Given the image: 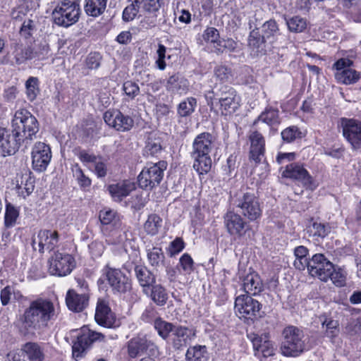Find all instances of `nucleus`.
<instances>
[{"label": "nucleus", "instance_id": "nucleus-1", "mask_svg": "<svg viewBox=\"0 0 361 361\" xmlns=\"http://www.w3.org/2000/svg\"><path fill=\"white\" fill-rule=\"evenodd\" d=\"M56 318L54 303L49 299L37 298L32 300L24 310V336H35L36 331L48 326V323Z\"/></svg>", "mask_w": 361, "mask_h": 361}, {"label": "nucleus", "instance_id": "nucleus-2", "mask_svg": "<svg viewBox=\"0 0 361 361\" xmlns=\"http://www.w3.org/2000/svg\"><path fill=\"white\" fill-rule=\"evenodd\" d=\"M215 138L208 132L197 135L192 145L191 157L194 160L193 169L200 174L208 173L212 168L209 153L214 145Z\"/></svg>", "mask_w": 361, "mask_h": 361}, {"label": "nucleus", "instance_id": "nucleus-3", "mask_svg": "<svg viewBox=\"0 0 361 361\" xmlns=\"http://www.w3.org/2000/svg\"><path fill=\"white\" fill-rule=\"evenodd\" d=\"M23 123V111L19 109L12 120V135L8 134L5 128H0V156L14 154L20 146V124Z\"/></svg>", "mask_w": 361, "mask_h": 361}, {"label": "nucleus", "instance_id": "nucleus-4", "mask_svg": "<svg viewBox=\"0 0 361 361\" xmlns=\"http://www.w3.org/2000/svg\"><path fill=\"white\" fill-rule=\"evenodd\" d=\"M281 353L287 357H297L305 350L304 332L295 326H286L282 332Z\"/></svg>", "mask_w": 361, "mask_h": 361}, {"label": "nucleus", "instance_id": "nucleus-5", "mask_svg": "<svg viewBox=\"0 0 361 361\" xmlns=\"http://www.w3.org/2000/svg\"><path fill=\"white\" fill-rule=\"evenodd\" d=\"M80 5L76 0H62L52 12L54 23L59 26L68 27L79 20Z\"/></svg>", "mask_w": 361, "mask_h": 361}, {"label": "nucleus", "instance_id": "nucleus-6", "mask_svg": "<svg viewBox=\"0 0 361 361\" xmlns=\"http://www.w3.org/2000/svg\"><path fill=\"white\" fill-rule=\"evenodd\" d=\"M111 286L114 293H125L131 289L130 280L120 269L106 264L101 271V276L97 281L98 286L103 288L105 282Z\"/></svg>", "mask_w": 361, "mask_h": 361}, {"label": "nucleus", "instance_id": "nucleus-7", "mask_svg": "<svg viewBox=\"0 0 361 361\" xmlns=\"http://www.w3.org/2000/svg\"><path fill=\"white\" fill-rule=\"evenodd\" d=\"M233 204L239 212L250 221H257L262 214V207L254 193L246 192L238 193Z\"/></svg>", "mask_w": 361, "mask_h": 361}, {"label": "nucleus", "instance_id": "nucleus-8", "mask_svg": "<svg viewBox=\"0 0 361 361\" xmlns=\"http://www.w3.org/2000/svg\"><path fill=\"white\" fill-rule=\"evenodd\" d=\"M167 163L164 161L147 164L137 177L139 186L145 190H152L158 186L163 179Z\"/></svg>", "mask_w": 361, "mask_h": 361}, {"label": "nucleus", "instance_id": "nucleus-9", "mask_svg": "<svg viewBox=\"0 0 361 361\" xmlns=\"http://www.w3.org/2000/svg\"><path fill=\"white\" fill-rule=\"evenodd\" d=\"M105 336L102 333L92 331L87 326L80 329L77 340L72 346V355L75 360L81 359L85 353L86 350L95 341H101L104 339Z\"/></svg>", "mask_w": 361, "mask_h": 361}, {"label": "nucleus", "instance_id": "nucleus-10", "mask_svg": "<svg viewBox=\"0 0 361 361\" xmlns=\"http://www.w3.org/2000/svg\"><path fill=\"white\" fill-rule=\"evenodd\" d=\"M282 176L298 180L303 187L310 190H314L319 183L309 173L304 166L298 163H291L286 165L282 172Z\"/></svg>", "mask_w": 361, "mask_h": 361}, {"label": "nucleus", "instance_id": "nucleus-11", "mask_svg": "<svg viewBox=\"0 0 361 361\" xmlns=\"http://www.w3.org/2000/svg\"><path fill=\"white\" fill-rule=\"evenodd\" d=\"M353 65V61L348 58L339 59L334 63V76L338 82L350 85L359 80L360 74L352 68Z\"/></svg>", "mask_w": 361, "mask_h": 361}, {"label": "nucleus", "instance_id": "nucleus-12", "mask_svg": "<svg viewBox=\"0 0 361 361\" xmlns=\"http://www.w3.org/2000/svg\"><path fill=\"white\" fill-rule=\"evenodd\" d=\"M30 154L33 170L39 173L45 171L52 157L49 145L36 142L32 147Z\"/></svg>", "mask_w": 361, "mask_h": 361}, {"label": "nucleus", "instance_id": "nucleus-13", "mask_svg": "<svg viewBox=\"0 0 361 361\" xmlns=\"http://www.w3.org/2000/svg\"><path fill=\"white\" fill-rule=\"evenodd\" d=\"M128 355L131 358H135L144 353L150 356L159 355L157 345L146 336H137L131 338L127 345Z\"/></svg>", "mask_w": 361, "mask_h": 361}, {"label": "nucleus", "instance_id": "nucleus-14", "mask_svg": "<svg viewBox=\"0 0 361 361\" xmlns=\"http://www.w3.org/2000/svg\"><path fill=\"white\" fill-rule=\"evenodd\" d=\"M49 271L51 275L63 276L69 274L74 267V259L66 253L56 252L49 259Z\"/></svg>", "mask_w": 361, "mask_h": 361}, {"label": "nucleus", "instance_id": "nucleus-15", "mask_svg": "<svg viewBox=\"0 0 361 361\" xmlns=\"http://www.w3.org/2000/svg\"><path fill=\"white\" fill-rule=\"evenodd\" d=\"M333 267L334 264L323 254H315L309 260L308 271L312 276L326 282Z\"/></svg>", "mask_w": 361, "mask_h": 361}, {"label": "nucleus", "instance_id": "nucleus-16", "mask_svg": "<svg viewBox=\"0 0 361 361\" xmlns=\"http://www.w3.org/2000/svg\"><path fill=\"white\" fill-rule=\"evenodd\" d=\"M235 308L240 317L253 319L260 316L261 305L249 295H240L235 298Z\"/></svg>", "mask_w": 361, "mask_h": 361}, {"label": "nucleus", "instance_id": "nucleus-17", "mask_svg": "<svg viewBox=\"0 0 361 361\" xmlns=\"http://www.w3.org/2000/svg\"><path fill=\"white\" fill-rule=\"evenodd\" d=\"M223 115H231L235 112L240 106V99L235 90L225 86L221 89V93L217 99Z\"/></svg>", "mask_w": 361, "mask_h": 361}, {"label": "nucleus", "instance_id": "nucleus-18", "mask_svg": "<svg viewBox=\"0 0 361 361\" xmlns=\"http://www.w3.org/2000/svg\"><path fill=\"white\" fill-rule=\"evenodd\" d=\"M134 2L139 4L140 8L149 15L141 20L142 27L149 29L154 27L158 13L163 4V0H134Z\"/></svg>", "mask_w": 361, "mask_h": 361}, {"label": "nucleus", "instance_id": "nucleus-19", "mask_svg": "<svg viewBox=\"0 0 361 361\" xmlns=\"http://www.w3.org/2000/svg\"><path fill=\"white\" fill-rule=\"evenodd\" d=\"M343 135L355 149H361V122L355 119H343Z\"/></svg>", "mask_w": 361, "mask_h": 361}, {"label": "nucleus", "instance_id": "nucleus-20", "mask_svg": "<svg viewBox=\"0 0 361 361\" xmlns=\"http://www.w3.org/2000/svg\"><path fill=\"white\" fill-rule=\"evenodd\" d=\"M224 222L228 233L236 238L245 235L250 229V225L239 214L229 212L224 217Z\"/></svg>", "mask_w": 361, "mask_h": 361}, {"label": "nucleus", "instance_id": "nucleus-21", "mask_svg": "<svg viewBox=\"0 0 361 361\" xmlns=\"http://www.w3.org/2000/svg\"><path fill=\"white\" fill-rule=\"evenodd\" d=\"M104 122L110 127L119 131H128L134 124L133 119L120 111H106L104 114Z\"/></svg>", "mask_w": 361, "mask_h": 361}, {"label": "nucleus", "instance_id": "nucleus-22", "mask_svg": "<svg viewBox=\"0 0 361 361\" xmlns=\"http://www.w3.org/2000/svg\"><path fill=\"white\" fill-rule=\"evenodd\" d=\"M94 319L99 325L106 328L116 326V317L109 307L108 301L103 298H99L97 300Z\"/></svg>", "mask_w": 361, "mask_h": 361}, {"label": "nucleus", "instance_id": "nucleus-23", "mask_svg": "<svg viewBox=\"0 0 361 361\" xmlns=\"http://www.w3.org/2000/svg\"><path fill=\"white\" fill-rule=\"evenodd\" d=\"M195 337V331L186 326H176L171 334V343L175 349L187 346Z\"/></svg>", "mask_w": 361, "mask_h": 361}, {"label": "nucleus", "instance_id": "nucleus-24", "mask_svg": "<svg viewBox=\"0 0 361 361\" xmlns=\"http://www.w3.org/2000/svg\"><path fill=\"white\" fill-rule=\"evenodd\" d=\"M250 140V159L259 164L262 161L265 152V140L258 131H253L249 136Z\"/></svg>", "mask_w": 361, "mask_h": 361}, {"label": "nucleus", "instance_id": "nucleus-25", "mask_svg": "<svg viewBox=\"0 0 361 361\" xmlns=\"http://www.w3.org/2000/svg\"><path fill=\"white\" fill-rule=\"evenodd\" d=\"M102 231L108 244L122 245L128 239L127 229L123 223L119 227L110 228L109 226L102 227Z\"/></svg>", "mask_w": 361, "mask_h": 361}, {"label": "nucleus", "instance_id": "nucleus-26", "mask_svg": "<svg viewBox=\"0 0 361 361\" xmlns=\"http://www.w3.org/2000/svg\"><path fill=\"white\" fill-rule=\"evenodd\" d=\"M166 89L171 94L184 95L189 92L190 82L183 76L175 74L168 78Z\"/></svg>", "mask_w": 361, "mask_h": 361}, {"label": "nucleus", "instance_id": "nucleus-27", "mask_svg": "<svg viewBox=\"0 0 361 361\" xmlns=\"http://www.w3.org/2000/svg\"><path fill=\"white\" fill-rule=\"evenodd\" d=\"M30 42L24 51V59L44 60L49 57L50 49L46 42L36 43L31 40Z\"/></svg>", "mask_w": 361, "mask_h": 361}, {"label": "nucleus", "instance_id": "nucleus-28", "mask_svg": "<svg viewBox=\"0 0 361 361\" xmlns=\"http://www.w3.org/2000/svg\"><path fill=\"white\" fill-rule=\"evenodd\" d=\"M66 302L69 310L80 312L87 307L89 295L86 293L78 294L73 290H69L66 294Z\"/></svg>", "mask_w": 361, "mask_h": 361}, {"label": "nucleus", "instance_id": "nucleus-29", "mask_svg": "<svg viewBox=\"0 0 361 361\" xmlns=\"http://www.w3.org/2000/svg\"><path fill=\"white\" fill-rule=\"evenodd\" d=\"M38 250L40 252L44 250H53L58 245L59 235L57 231L51 230H42L38 234Z\"/></svg>", "mask_w": 361, "mask_h": 361}, {"label": "nucleus", "instance_id": "nucleus-30", "mask_svg": "<svg viewBox=\"0 0 361 361\" xmlns=\"http://www.w3.org/2000/svg\"><path fill=\"white\" fill-rule=\"evenodd\" d=\"M134 271L143 293H147L149 288L156 283L155 276L143 265H136Z\"/></svg>", "mask_w": 361, "mask_h": 361}, {"label": "nucleus", "instance_id": "nucleus-31", "mask_svg": "<svg viewBox=\"0 0 361 361\" xmlns=\"http://www.w3.org/2000/svg\"><path fill=\"white\" fill-rule=\"evenodd\" d=\"M322 324V329L324 330V336L329 338L331 342L339 334V322L334 319L326 314H323L319 317Z\"/></svg>", "mask_w": 361, "mask_h": 361}, {"label": "nucleus", "instance_id": "nucleus-32", "mask_svg": "<svg viewBox=\"0 0 361 361\" xmlns=\"http://www.w3.org/2000/svg\"><path fill=\"white\" fill-rule=\"evenodd\" d=\"M158 306H164L166 305L169 295L166 288L161 284L156 283L149 288L147 293H144Z\"/></svg>", "mask_w": 361, "mask_h": 361}, {"label": "nucleus", "instance_id": "nucleus-33", "mask_svg": "<svg viewBox=\"0 0 361 361\" xmlns=\"http://www.w3.org/2000/svg\"><path fill=\"white\" fill-rule=\"evenodd\" d=\"M133 188V185L130 182H122L110 185L108 190L115 201L120 202L129 195Z\"/></svg>", "mask_w": 361, "mask_h": 361}, {"label": "nucleus", "instance_id": "nucleus-34", "mask_svg": "<svg viewBox=\"0 0 361 361\" xmlns=\"http://www.w3.org/2000/svg\"><path fill=\"white\" fill-rule=\"evenodd\" d=\"M243 289L247 295H257L263 289L259 276L255 274H247L243 279Z\"/></svg>", "mask_w": 361, "mask_h": 361}, {"label": "nucleus", "instance_id": "nucleus-35", "mask_svg": "<svg viewBox=\"0 0 361 361\" xmlns=\"http://www.w3.org/2000/svg\"><path fill=\"white\" fill-rule=\"evenodd\" d=\"M99 220L102 227L109 226L110 228L120 226L122 223L121 216L116 211L104 209L99 212Z\"/></svg>", "mask_w": 361, "mask_h": 361}, {"label": "nucleus", "instance_id": "nucleus-36", "mask_svg": "<svg viewBox=\"0 0 361 361\" xmlns=\"http://www.w3.org/2000/svg\"><path fill=\"white\" fill-rule=\"evenodd\" d=\"M265 38L261 35L258 29H252L249 35L248 45L254 54H263L265 52Z\"/></svg>", "mask_w": 361, "mask_h": 361}, {"label": "nucleus", "instance_id": "nucleus-37", "mask_svg": "<svg viewBox=\"0 0 361 361\" xmlns=\"http://www.w3.org/2000/svg\"><path fill=\"white\" fill-rule=\"evenodd\" d=\"M39 131L37 120L30 112H24V136L25 140H32L36 138V134Z\"/></svg>", "mask_w": 361, "mask_h": 361}, {"label": "nucleus", "instance_id": "nucleus-38", "mask_svg": "<svg viewBox=\"0 0 361 361\" xmlns=\"http://www.w3.org/2000/svg\"><path fill=\"white\" fill-rule=\"evenodd\" d=\"M259 121L264 123L269 126H274L280 123L279 111L277 109L271 106L267 107L255 120L253 125H256Z\"/></svg>", "mask_w": 361, "mask_h": 361}, {"label": "nucleus", "instance_id": "nucleus-39", "mask_svg": "<svg viewBox=\"0 0 361 361\" xmlns=\"http://www.w3.org/2000/svg\"><path fill=\"white\" fill-rule=\"evenodd\" d=\"M186 361H208L209 353L205 345H196L188 348L185 353Z\"/></svg>", "mask_w": 361, "mask_h": 361}, {"label": "nucleus", "instance_id": "nucleus-40", "mask_svg": "<svg viewBox=\"0 0 361 361\" xmlns=\"http://www.w3.org/2000/svg\"><path fill=\"white\" fill-rule=\"evenodd\" d=\"M107 0H86L84 9L87 15L98 17L106 8Z\"/></svg>", "mask_w": 361, "mask_h": 361}, {"label": "nucleus", "instance_id": "nucleus-41", "mask_svg": "<svg viewBox=\"0 0 361 361\" xmlns=\"http://www.w3.org/2000/svg\"><path fill=\"white\" fill-rule=\"evenodd\" d=\"M283 19L290 32L294 33H300L305 31L307 27V20L299 16L288 17L283 16Z\"/></svg>", "mask_w": 361, "mask_h": 361}, {"label": "nucleus", "instance_id": "nucleus-42", "mask_svg": "<svg viewBox=\"0 0 361 361\" xmlns=\"http://www.w3.org/2000/svg\"><path fill=\"white\" fill-rule=\"evenodd\" d=\"M162 226V219L157 214H149L144 224L145 231L150 235H155Z\"/></svg>", "mask_w": 361, "mask_h": 361}, {"label": "nucleus", "instance_id": "nucleus-43", "mask_svg": "<svg viewBox=\"0 0 361 361\" xmlns=\"http://www.w3.org/2000/svg\"><path fill=\"white\" fill-rule=\"evenodd\" d=\"M154 327L157 331L159 336L164 340H166L170 335L173 333L175 327L172 323L168 322L160 317L155 319L154 321Z\"/></svg>", "mask_w": 361, "mask_h": 361}, {"label": "nucleus", "instance_id": "nucleus-44", "mask_svg": "<svg viewBox=\"0 0 361 361\" xmlns=\"http://www.w3.org/2000/svg\"><path fill=\"white\" fill-rule=\"evenodd\" d=\"M197 106V99L195 97H187L178 106L177 114L180 117H187L191 115Z\"/></svg>", "mask_w": 361, "mask_h": 361}, {"label": "nucleus", "instance_id": "nucleus-45", "mask_svg": "<svg viewBox=\"0 0 361 361\" xmlns=\"http://www.w3.org/2000/svg\"><path fill=\"white\" fill-rule=\"evenodd\" d=\"M24 353H26L30 361H42L44 358L43 351L37 343L29 342L24 345Z\"/></svg>", "mask_w": 361, "mask_h": 361}, {"label": "nucleus", "instance_id": "nucleus-46", "mask_svg": "<svg viewBox=\"0 0 361 361\" xmlns=\"http://www.w3.org/2000/svg\"><path fill=\"white\" fill-rule=\"evenodd\" d=\"M147 256L149 264L159 267L164 261V255L161 247H152L147 249Z\"/></svg>", "mask_w": 361, "mask_h": 361}, {"label": "nucleus", "instance_id": "nucleus-47", "mask_svg": "<svg viewBox=\"0 0 361 361\" xmlns=\"http://www.w3.org/2000/svg\"><path fill=\"white\" fill-rule=\"evenodd\" d=\"M39 81L37 77H30L25 82L26 95L30 101L36 99L39 93Z\"/></svg>", "mask_w": 361, "mask_h": 361}, {"label": "nucleus", "instance_id": "nucleus-48", "mask_svg": "<svg viewBox=\"0 0 361 361\" xmlns=\"http://www.w3.org/2000/svg\"><path fill=\"white\" fill-rule=\"evenodd\" d=\"M19 210L13 204L8 203L6 207L4 225L8 228L15 226L17 219L19 216Z\"/></svg>", "mask_w": 361, "mask_h": 361}, {"label": "nucleus", "instance_id": "nucleus-49", "mask_svg": "<svg viewBox=\"0 0 361 361\" xmlns=\"http://www.w3.org/2000/svg\"><path fill=\"white\" fill-rule=\"evenodd\" d=\"M162 149L161 140L159 138L149 137L145 147V154L147 156H157Z\"/></svg>", "mask_w": 361, "mask_h": 361}, {"label": "nucleus", "instance_id": "nucleus-50", "mask_svg": "<svg viewBox=\"0 0 361 361\" xmlns=\"http://www.w3.org/2000/svg\"><path fill=\"white\" fill-rule=\"evenodd\" d=\"M331 231V227L329 224H322L320 222H314L310 228V233L314 237L320 238H325Z\"/></svg>", "mask_w": 361, "mask_h": 361}, {"label": "nucleus", "instance_id": "nucleus-51", "mask_svg": "<svg viewBox=\"0 0 361 361\" xmlns=\"http://www.w3.org/2000/svg\"><path fill=\"white\" fill-rule=\"evenodd\" d=\"M281 135L283 140L287 143H290L296 139L302 137V132L295 126L286 128L282 130Z\"/></svg>", "mask_w": 361, "mask_h": 361}, {"label": "nucleus", "instance_id": "nucleus-52", "mask_svg": "<svg viewBox=\"0 0 361 361\" xmlns=\"http://www.w3.org/2000/svg\"><path fill=\"white\" fill-rule=\"evenodd\" d=\"M329 279L332 283L337 287H343L346 283V272L341 269H336L334 267L331 271Z\"/></svg>", "mask_w": 361, "mask_h": 361}, {"label": "nucleus", "instance_id": "nucleus-53", "mask_svg": "<svg viewBox=\"0 0 361 361\" xmlns=\"http://www.w3.org/2000/svg\"><path fill=\"white\" fill-rule=\"evenodd\" d=\"M13 296V298L20 300L22 298L21 294L20 292H16L14 288L11 286H7L4 288H3L1 291V302L3 305H7L11 299V296Z\"/></svg>", "mask_w": 361, "mask_h": 361}, {"label": "nucleus", "instance_id": "nucleus-54", "mask_svg": "<svg viewBox=\"0 0 361 361\" xmlns=\"http://www.w3.org/2000/svg\"><path fill=\"white\" fill-rule=\"evenodd\" d=\"M262 35L265 39H270L279 34V25L274 20L266 21L262 25Z\"/></svg>", "mask_w": 361, "mask_h": 361}, {"label": "nucleus", "instance_id": "nucleus-55", "mask_svg": "<svg viewBox=\"0 0 361 361\" xmlns=\"http://www.w3.org/2000/svg\"><path fill=\"white\" fill-rule=\"evenodd\" d=\"M140 8L139 4H136L134 2V0H132V3L126 6L123 11V20L126 22L133 20L137 16Z\"/></svg>", "mask_w": 361, "mask_h": 361}, {"label": "nucleus", "instance_id": "nucleus-56", "mask_svg": "<svg viewBox=\"0 0 361 361\" xmlns=\"http://www.w3.org/2000/svg\"><path fill=\"white\" fill-rule=\"evenodd\" d=\"M73 176L78 180V184L81 187L86 188L90 186L92 183L90 178L84 174L82 169L78 164L74 165L73 168Z\"/></svg>", "mask_w": 361, "mask_h": 361}, {"label": "nucleus", "instance_id": "nucleus-57", "mask_svg": "<svg viewBox=\"0 0 361 361\" xmlns=\"http://www.w3.org/2000/svg\"><path fill=\"white\" fill-rule=\"evenodd\" d=\"M179 264L185 274H190L194 269V262L191 256L184 253L179 259Z\"/></svg>", "mask_w": 361, "mask_h": 361}, {"label": "nucleus", "instance_id": "nucleus-58", "mask_svg": "<svg viewBox=\"0 0 361 361\" xmlns=\"http://www.w3.org/2000/svg\"><path fill=\"white\" fill-rule=\"evenodd\" d=\"M45 277V273L42 270V264L40 262H35L32 264L27 273L28 280H38Z\"/></svg>", "mask_w": 361, "mask_h": 361}, {"label": "nucleus", "instance_id": "nucleus-59", "mask_svg": "<svg viewBox=\"0 0 361 361\" xmlns=\"http://www.w3.org/2000/svg\"><path fill=\"white\" fill-rule=\"evenodd\" d=\"M98 178L105 177L107 173L106 164L102 161V157H99L96 159L92 166H90Z\"/></svg>", "mask_w": 361, "mask_h": 361}, {"label": "nucleus", "instance_id": "nucleus-60", "mask_svg": "<svg viewBox=\"0 0 361 361\" xmlns=\"http://www.w3.org/2000/svg\"><path fill=\"white\" fill-rule=\"evenodd\" d=\"M185 247V243L180 238H176L174 240L171 242L168 247V254L170 257H173L180 253Z\"/></svg>", "mask_w": 361, "mask_h": 361}, {"label": "nucleus", "instance_id": "nucleus-61", "mask_svg": "<svg viewBox=\"0 0 361 361\" xmlns=\"http://www.w3.org/2000/svg\"><path fill=\"white\" fill-rule=\"evenodd\" d=\"M123 90L130 99H134L140 93V87L137 84L130 80L123 83Z\"/></svg>", "mask_w": 361, "mask_h": 361}, {"label": "nucleus", "instance_id": "nucleus-62", "mask_svg": "<svg viewBox=\"0 0 361 361\" xmlns=\"http://www.w3.org/2000/svg\"><path fill=\"white\" fill-rule=\"evenodd\" d=\"M102 56L98 52L90 53L85 61L86 66L89 69H97L100 66Z\"/></svg>", "mask_w": 361, "mask_h": 361}, {"label": "nucleus", "instance_id": "nucleus-63", "mask_svg": "<svg viewBox=\"0 0 361 361\" xmlns=\"http://www.w3.org/2000/svg\"><path fill=\"white\" fill-rule=\"evenodd\" d=\"M250 340L252 342L253 348L257 350V349H260L264 345H267L268 335L264 334L261 336L258 334H251L250 336Z\"/></svg>", "mask_w": 361, "mask_h": 361}, {"label": "nucleus", "instance_id": "nucleus-64", "mask_svg": "<svg viewBox=\"0 0 361 361\" xmlns=\"http://www.w3.org/2000/svg\"><path fill=\"white\" fill-rule=\"evenodd\" d=\"M89 251L92 257H98L102 256L104 250V245L99 240L92 241L88 245Z\"/></svg>", "mask_w": 361, "mask_h": 361}]
</instances>
